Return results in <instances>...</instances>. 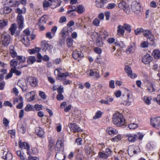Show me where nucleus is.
Masks as SVG:
<instances>
[{"label": "nucleus", "mask_w": 160, "mask_h": 160, "mask_svg": "<svg viewBox=\"0 0 160 160\" xmlns=\"http://www.w3.org/2000/svg\"><path fill=\"white\" fill-rule=\"evenodd\" d=\"M124 30H126L128 32L130 33L131 31V26L130 25L126 23H124L122 25Z\"/></svg>", "instance_id": "38"}, {"label": "nucleus", "mask_w": 160, "mask_h": 160, "mask_svg": "<svg viewBox=\"0 0 160 160\" xmlns=\"http://www.w3.org/2000/svg\"><path fill=\"white\" fill-rule=\"evenodd\" d=\"M72 57L75 59L79 61L80 59L83 57V55L81 51L75 50L73 52Z\"/></svg>", "instance_id": "9"}, {"label": "nucleus", "mask_w": 160, "mask_h": 160, "mask_svg": "<svg viewBox=\"0 0 160 160\" xmlns=\"http://www.w3.org/2000/svg\"><path fill=\"white\" fill-rule=\"evenodd\" d=\"M116 5L114 3H110L108 4L107 8L108 9H112L116 6Z\"/></svg>", "instance_id": "53"}, {"label": "nucleus", "mask_w": 160, "mask_h": 160, "mask_svg": "<svg viewBox=\"0 0 160 160\" xmlns=\"http://www.w3.org/2000/svg\"><path fill=\"white\" fill-rule=\"evenodd\" d=\"M136 48V47L135 43H133L128 46L127 49L126 50V52L128 54L130 53H133L135 51Z\"/></svg>", "instance_id": "14"}, {"label": "nucleus", "mask_w": 160, "mask_h": 160, "mask_svg": "<svg viewBox=\"0 0 160 160\" xmlns=\"http://www.w3.org/2000/svg\"><path fill=\"white\" fill-rule=\"evenodd\" d=\"M61 33L62 35V38L65 39L67 36L69 34L68 29L67 27H65L62 30Z\"/></svg>", "instance_id": "19"}, {"label": "nucleus", "mask_w": 160, "mask_h": 160, "mask_svg": "<svg viewBox=\"0 0 160 160\" xmlns=\"http://www.w3.org/2000/svg\"><path fill=\"white\" fill-rule=\"evenodd\" d=\"M36 61V57L33 56H30L28 57L27 62L29 64H32Z\"/></svg>", "instance_id": "26"}, {"label": "nucleus", "mask_w": 160, "mask_h": 160, "mask_svg": "<svg viewBox=\"0 0 160 160\" xmlns=\"http://www.w3.org/2000/svg\"><path fill=\"white\" fill-rule=\"evenodd\" d=\"M42 106L41 105L36 104L34 105V108L37 111H39L42 109Z\"/></svg>", "instance_id": "62"}, {"label": "nucleus", "mask_w": 160, "mask_h": 160, "mask_svg": "<svg viewBox=\"0 0 160 160\" xmlns=\"http://www.w3.org/2000/svg\"><path fill=\"white\" fill-rule=\"evenodd\" d=\"M58 76L59 77H66L69 76V74L67 72L61 73L60 72L58 73Z\"/></svg>", "instance_id": "56"}, {"label": "nucleus", "mask_w": 160, "mask_h": 160, "mask_svg": "<svg viewBox=\"0 0 160 160\" xmlns=\"http://www.w3.org/2000/svg\"><path fill=\"white\" fill-rule=\"evenodd\" d=\"M112 121L114 124L117 126L124 125L125 123V120L123 115L119 112H117L113 114Z\"/></svg>", "instance_id": "3"}, {"label": "nucleus", "mask_w": 160, "mask_h": 160, "mask_svg": "<svg viewBox=\"0 0 160 160\" xmlns=\"http://www.w3.org/2000/svg\"><path fill=\"white\" fill-rule=\"evenodd\" d=\"M17 127L19 130L21 131L23 133H24L25 132L26 129V128L25 126L20 123L18 124Z\"/></svg>", "instance_id": "32"}, {"label": "nucleus", "mask_w": 160, "mask_h": 160, "mask_svg": "<svg viewBox=\"0 0 160 160\" xmlns=\"http://www.w3.org/2000/svg\"><path fill=\"white\" fill-rule=\"evenodd\" d=\"M94 51L97 53L100 54L102 52V49L98 47H95L94 49Z\"/></svg>", "instance_id": "61"}, {"label": "nucleus", "mask_w": 160, "mask_h": 160, "mask_svg": "<svg viewBox=\"0 0 160 160\" xmlns=\"http://www.w3.org/2000/svg\"><path fill=\"white\" fill-rule=\"evenodd\" d=\"M33 108V107L30 104H28L26 107L25 110L27 111H29L32 110Z\"/></svg>", "instance_id": "59"}, {"label": "nucleus", "mask_w": 160, "mask_h": 160, "mask_svg": "<svg viewBox=\"0 0 160 160\" xmlns=\"http://www.w3.org/2000/svg\"><path fill=\"white\" fill-rule=\"evenodd\" d=\"M125 70L126 72L128 74V76L132 78H134L137 77V75L135 73H132V70L131 67L129 66H126L125 67Z\"/></svg>", "instance_id": "11"}, {"label": "nucleus", "mask_w": 160, "mask_h": 160, "mask_svg": "<svg viewBox=\"0 0 160 160\" xmlns=\"http://www.w3.org/2000/svg\"><path fill=\"white\" fill-rule=\"evenodd\" d=\"M1 39L2 44L7 46L10 42V36L6 33H4L2 35Z\"/></svg>", "instance_id": "5"}, {"label": "nucleus", "mask_w": 160, "mask_h": 160, "mask_svg": "<svg viewBox=\"0 0 160 160\" xmlns=\"http://www.w3.org/2000/svg\"><path fill=\"white\" fill-rule=\"evenodd\" d=\"M17 85L22 89L23 91L26 92L27 90L28 87L25 82L19 81L17 83Z\"/></svg>", "instance_id": "13"}, {"label": "nucleus", "mask_w": 160, "mask_h": 160, "mask_svg": "<svg viewBox=\"0 0 160 160\" xmlns=\"http://www.w3.org/2000/svg\"><path fill=\"white\" fill-rule=\"evenodd\" d=\"M85 151L88 155H89L92 152V149L90 147L86 146L85 148Z\"/></svg>", "instance_id": "48"}, {"label": "nucleus", "mask_w": 160, "mask_h": 160, "mask_svg": "<svg viewBox=\"0 0 160 160\" xmlns=\"http://www.w3.org/2000/svg\"><path fill=\"white\" fill-rule=\"evenodd\" d=\"M17 61H19V63L24 62L26 61V58L22 56H16Z\"/></svg>", "instance_id": "34"}, {"label": "nucleus", "mask_w": 160, "mask_h": 160, "mask_svg": "<svg viewBox=\"0 0 160 160\" xmlns=\"http://www.w3.org/2000/svg\"><path fill=\"white\" fill-rule=\"evenodd\" d=\"M29 160H39V158L36 157L29 156L28 158Z\"/></svg>", "instance_id": "64"}, {"label": "nucleus", "mask_w": 160, "mask_h": 160, "mask_svg": "<svg viewBox=\"0 0 160 160\" xmlns=\"http://www.w3.org/2000/svg\"><path fill=\"white\" fill-rule=\"evenodd\" d=\"M96 44L98 47H102L103 46L104 43L102 39L98 37L97 38Z\"/></svg>", "instance_id": "33"}, {"label": "nucleus", "mask_w": 160, "mask_h": 160, "mask_svg": "<svg viewBox=\"0 0 160 160\" xmlns=\"http://www.w3.org/2000/svg\"><path fill=\"white\" fill-rule=\"evenodd\" d=\"M121 139V136L120 134H118L115 137L111 139V140L114 142H118Z\"/></svg>", "instance_id": "47"}, {"label": "nucleus", "mask_w": 160, "mask_h": 160, "mask_svg": "<svg viewBox=\"0 0 160 160\" xmlns=\"http://www.w3.org/2000/svg\"><path fill=\"white\" fill-rule=\"evenodd\" d=\"M17 27L16 24H12L9 28V30L11 32V34L13 35L14 34L15 31L16 30Z\"/></svg>", "instance_id": "30"}, {"label": "nucleus", "mask_w": 160, "mask_h": 160, "mask_svg": "<svg viewBox=\"0 0 160 160\" xmlns=\"http://www.w3.org/2000/svg\"><path fill=\"white\" fill-rule=\"evenodd\" d=\"M106 2V0H96V5L98 8H101L104 6V4Z\"/></svg>", "instance_id": "22"}, {"label": "nucleus", "mask_w": 160, "mask_h": 160, "mask_svg": "<svg viewBox=\"0 0 160 160\" xmlns=\"http://www.w3.org/2000/svg\"><path fill=\"white\" fill-rule=\"evenodd\" d=\"M132 10L136 14H138L141 11V6L139 3L137 1H134L131 4Z\"/></svg>", "instance_id": "8"}, {"label": "nucleus", "mask_w": 160, "mask_h": 160, "mask_svg": "<svg viewBox=\"0 0 160 160\" xmlns=\"http://www.w3.org/2000/svg\"><path fill=\"white\" fill-rule=\"evenodd\" d=\"M51 5L50 3L47 0H44L43 2V7L44 8H48Z\"/></svg>", "instance_id": "50"}, {"label": "nucleus", "mask_w": 160, "mask_h": 160, "mask_svg": "<svg viewBox=\"0 0 160 160\" xmlns=\"http://www.w3.org/2000/svg\"><path fill=\"white\" fill-rule=\"evenodd\" d=\"M28 82L32 87H35L38 85L37 80L36 78L33 77H29L27 79Z\"/></svg>", "instance_id": "10"}, {"label": "nucleus", "mask_w": 160, "mask_h": 160, "mask_svg": "<svg viewBox=\"0 0 160 160\" xmlns=\"http://www.w3.org/2000/svg\"><path fill=\"white\" fill-rule=\"evenodd\" d=\"M133 96L132 92L127 88H124L121 99L126 106H130L133 99Z\"/></svg>", "instance_id": "2"}, {"label": "nucleus", "mask_w": 160, "mask_h": 160, "mask_svg": "<svg viewBox=\"0 0 160 160\" xmlns=\"http://www.w3.org/2000/svg\"><path fill=\"white\" fill-rule=\"evenodd\" d=\"M126 137L128 138V141L130 142H135L138 138L137 135L130 133L126 134Z\"/></svg>", "instance_id": "12"}, {"label": "nucleus", "mask_w": 160, "mask_h": 160, "mask_svg": "<svg viewBox=\"0 0 160 160\" xmlns=\"http://www.w3.org/2000/svg\"><path fill=\"white\" fill-rule=\"evenodd\" d=\"M63 141L62 140H58L56 143L55 150L57 152L55 155V158L57 160H64L66 156L63 151Z\"/></svg>", "instance_id": "1"}, {"label": "nucleus", "mask_w": 160, "mask_h": 160, "mask_svg": "<svg viewBox=\"0 0 160 160\" xmlns=\"http://www.w3.org/2000/svg\"><path fill=\"white\" fill-rule=\"evenodd\" d=\"M160 118L159 117L153 118L151 119V123L154 128H156V125L160 121Z\"/></svg>", "instance_id": "21"}, {"label": "nucleus", "mask_w": 160, "mask_h": 160, "mask_svg": "<svg viewBox=\"0 0 160 160\" xmlns=\"http://www.w3.org/2000/svg\"><path fill=\"white\" fill-rule=\"evenodd\" d=\"M87 74L88 77H93L94 78L97 79L100 78L101 77L99 71L98 70L90 69L89 71H87Z\"/></svg>", "instance_id": "7"}, {"label": "nucleus", "mask_w": 160, "mask_h": 160, "mask_svg": "<svg viewBox=\"0 0 160 160\" xmlns=\"http://www.w3.org/2000/svg\"><path fill=\"white\" fill-rule=\"evenodd\" d=\"M36 131L37 135L40 137H42L44 134L43 131L40 127L37 128Z\"/></svg>", "instance_id": "31"}, {"label": "nucleus", "mask_w": 160, "mask_h": 160, "mask_svg": "<svg viewBox=\"0 0 160 160\" xmlns=\"http://www.w3.org/2000/svg\"><path fill=\"white\" fill-rule=\"evenodd\" d=\"M144 30L142 28H138L134 30V33L136 35L140 34L142 32L143 33Z\"/></svg>", "instance_id": "44"}, {"label": "nucleus", "mask_w": 160, "mask_h": 160, "mask_svg": "<svg viewBox=\"0 0 160 160\" xmlns=\"http://www.w3.org/2000/svg\"><path fill=\"white\" fill-rule=\"evenodd\" d=\"M138 127V125L135 123H131L128 125V128L130 129H134Z\"/></svg>", "instance_id": "54"}, {"label": "nucleus", "mask_w": 160, "mask_h": 160, "mask_svg": "<svg viewBox=\"0 0 160 160\" xmlns=\"http://www.w3.org/2000/svg\"><path fill=\"white\" fill-rule=\"evenodd\" d=\"M117 30V34L118 35H121L123 36L124 34L125 31L122 26L118 25V26Z\"/></svg>", "instance_id": "20"}, {"label": "nucleus", "mask_w": 160, "mask_h": 160, "mask_svg": "<svg viewBox=\"0 0 160 160\" xmlns=\"http://www.w3.org/2000/svg\"><path fill=\"white\" fill-rule=\"evenodd\" d=\"M18 62L15 59H13L10 62V65L12 67V68H16Z\"/></svg>", "instance_id": "40"}, {"label": "nucleus", "mask_w": 160, "mask_h": 160, "mask_svg": "<svg viewBox=\"0 0 160 160\" xmlns=\"http://www.w3.org/2000/svg\"><path fill=\"white\" fill-rule=\"evenodd\" d=\"M108 33L106 31H104L101 33V36L102 38H106L108 36Z\"/></svg>", "instance_id": "52"}, {"label": "nucleus", "mask_w": 160, "mask_h": 160, "mask_svg": "<svg viewBox=\"0 0 160 160\" xmlns=\"http://www.w3.org/2000/svg\"><path fill=\"white\" fill-rule=\"evenodd\" d=\"M98 156L100 158L106 159L108 157V155L100 152L98 153Z\"/></svg>", "instance_id": "42"}, {"label": "nucleus", "mask_w": 160, "mask_h": 160, "mask_svg": "<svg viewBox=\"0 0 160 160\" xmlns=\"http://www.w3.org/2000/svg\"><path fill=\"white\" fill-rule=\"evenodd\" d=\"M67 46L69 47H71L73 43V40L71 38H69L66 40Z\"/></svg>", "instance_id": "41"}, {"label": "nucleus", "mask_w": 160, "mask_h": 160, "mask_svg": "<svg viewBox=\"0 0 160 160\" xmlns=\"http://www.w3.org/2000/svg\"><path fill=\"white\" fill-rule=\"evenodd\" d=\"M11 56L13 58L17 56V53L14 50V48L13 46H10L9 48Z\"/></svg>", "instance_id": "27"}, {"label": "nucleus", "mask_w": 160, "mask_h": 160, "mask_svg": "<svg viewBox=\"0 0 160 160\" xmlns=\"http://www.w3.org/2000/svg\"><path fill=\"white\" fill-rule=\"evenodd\" d=\"M107 131L110 135L112 134H116L118 133V131L114 128L112 127H109L108 128Z\"/></svg>", "instance_id": "28"}, {"label": "nucleus", "mask_w": 160, "mask_h": 160, "mask_svg": "<svg viewBox=\"0 0 160 160\" xmlns=\"http://www.w3.org/2000/svg\"><path fill=\"white\" fill-rule=\"evenodd\" d=\"M39 95L41 98L43 99H45L47 98V96L45 94L44 92L40 91L39 92Z\"/></svg>", "instance_id": "51"}, {"label": "nucleus", "mask_w": 160, "mask_h": 160, "mask_svg": "<svg viewBox=\"0 0 160 160\" xmlns=\"http://www.w3.org/2000/svg\"><path fill=\"white\" fill-rule=\"evenodd\" d=\"M2 157L6 160H11L12 158V155L10 152H7L5 156H3Z\"/></svg>", "instance_id": "39"}, {"label": "nucleus", "mask_w": 160, "mask_h": 160, "mask_svg": "<svg viewBox=\"0 0 160 160\" xmlns=\"http://www.w3.org/2000/svg\"><path fill=\"white\" fill-rule=\"evenodd\" d=\"M71 131L73 132H78L82 131V129L75 124H70L69 125Z\"/></svg>", "instance_id": "15"}, {"label": "nucleus", "mask_w": 160, "mask_h": 160, "mask_svg": "<svg viewBox=\"0 0 160 160\" xmlns=\"http://www.w3.org/2000/svg\"><path fill=\"white\" fill-rule=\"evenodd\" d=\"M40 49V48H35L28 50V52L30 54H32L39 52Z\"/></svg>", "instance_id": "35"}, {"label": "nucleus", "mask_w": 160, "mask_h": 160, "mask_svg": "<svg viewBox=\"0 0 160 160\" xmlns=\"http://www.w3.org/2000/svg\"><path fill=\"white\" fill-rule=\"evenodd\" d=\"M100 23V21L97 18L94 19L92 22L93 24L96 26H99Z\"/></svg>", "instance_id": "49"}, {"label": "nucleus", "mask_w": 160, "mask_h": 160, "mask_svg": "<svg viewBox=\"0 0 160 160\" xmlns=\"http://www.w3.org/2000/svg\"><path fill=\"white\" fill-rule=\"evenodd\" d=\"M16 12L18 14L17 17V20L18 25V28L20 29H22L23 26L24 19L21 13H23L22 11L19 8H17Z\"/></svg>", "instance_id": "4"}, {"label": "nucleus", "mask_w": 160, "mask_h": 160, "mask_svg": "<svg viewBox=\"0 0 160 160\" xmlns=\"http://www.w3.org/2000/svg\"><path fill=\"white\" fill-rule=\"evenodd\" d=\"M102 114V113L101 111H98L96 112L95 115L93 117V118L94 119H96L99 118L101 116Z\"/></svg>", "instance_id": "45"}, {"label": "nucleus", "mask_w": 160, "mask_h": 160, "mask_svg": "<svg viewBox=\"0 0 160 160\" xmlns=\"http://www.w3.org/2000/svg\"><path fill=\"white\" fill-rule=\"evenodd\" d=\"M35 93L34 91L29 92L27 95V100L29 101H31L35 99Z\"/></svg>", "instance_id": "23"}, {"label": "nucleus", "mask_w": 160, "mask_h": 160, "mask_svg": "<svg viewBox=\"0 0 160 160\" xmlns=\"http://www.w3.org/2000/svg\"><path fill=\"white\" fill-rule=\"evenodd\" d=\"M3 13L5 14H8L12 11V9L9 7H5L2 9Z\"/></svg>", "instance_id": "37"}, {"label": "nucleus", "mask_w": 160, "mask_h": 160, "mask_svg": "<svg viewBox=\"0 0 160 160\" xmlns=\"http://www.w3.org/2000/svg\"><path fill=\"white\" fill-rule=\"evenodd\" d=\"M42 47L43 50L46 51L48 50L50 52H52V45H49L47 42H44Z\"/></svg>", "instance_id": "17"}, {"label": "nucleus", "mask_w": 160, "mask_h": 160, "mask_svg": "<svg viewBox=\"0 0 160 160\" xmlns=\"http://www.w3.org/2000/svg\"><path fill=\"white\" fill-rule=\"evenodd\" d=\"M152 57L149 54H147L143 57L142 62L145 64H147L152 61Z\"/></svg>", "instance_id": "18"}, {"label": "nucleus", "mask_w": 160, "mask_h": 160, "mask_svg": "<svg viewBox=\"0 0 160 160\" xmlns=\"http://www.w3.org/2000/svg\"><path fill=\"white\" fill-rule=\"evenodd\" d=\"M143 36L147 38L148 39H149L152 42L154 41V36L152 33L151 30L148 29L144 30L143 32Z\"/></svg>", "instance_id": "6"}, {"label": "nucleus", "mask_w": 160, "mask_h": 160, "mask_svg": "<svg viewBox=\"0 0 160 160\" xmlns=\"http://www.w3.org/2000/svg\"><path fill=\"white\" fill-rule=\"evenodd\" d=\"M85 11L84 7L81 5H78L77 8V11L79 13H82Z\"/></svg>", "instance_id": "36"}, {"label": "nucleus", "mask_w": 160, "mask_h": 160, "mask_svg": "<svg viewBox=\"0 0 160 160\" xmlns=\"http://www.w3.org/2000/svg\"><path fill=\"white\" fill-rule=\"evenodd\" d=\"M139 149L138 146H130L128 148V153L129 155H132V152L134 154H136L137 153V151L135 149Z\"/></svg>", "instance_id": "16"}, {"label": "nucleus", "mask_w": 160, "mask_h": 160, "mask_svg": "<svg viewBox=\"0 0 160 160\" xmlns=\"http://www.w3.org/2000/svg\"><path fill=\"white\" fill-rule=\"evenodd\" d=\"M141 47L144 48H147L148 46V43L146 41L143 42L141 43Z\"/></svg>", "instance_id": "60"}, {"label": "nucleus", "mask_w": 160, "mask_h": 160, "mask_svg": "<svg viewBox=\"0 0 160 160\" xmlns=\"http://www.w3.org/2000/svg\"><path fill=\"white\" fill-rule=\"evenodd\" d=\"M8 21L7 19H2L0 20V29L4 28L8 24Z\"/></svg>", "instance_id": "24"}, {"label": "nucleus", "mask_w": 160, "mask_h": 160, "mask_svg": "<svg viewBox=\"0 0 160 160\" xmlns=\"http://www.w3.org/2000/svg\"><path fill=\"white\" fill-rule=\"evenodd\" d=\"M123 9L124 11L127 14L129 13L130 12V9L129 6L127 4Z\"/></svg>", "instance_id": "55"}, {"label": "nucleus", "mask_w": 160, "mask_h": 160, "mask_svg": "<svg viewBox=\"0 0 160 160\" xmlns=\"http://www.w3.org/2000/svg\"><path fill=\"white\" fill-rule=\"evenodd\" d=\"M30 32L29 31V30L28 29H26L24 30L23 32V35L24 36H28L30 35Z\"/></svg>", "instance_id": "63"}, {"label": "nucleus", "mask_w": 160, "mask_h": 160, "mask_svg": "<svg viewBox=\"0 0 160 160\" xmlns=\"http://www.w3.org/2000/svg\"><path fill=\"white\" fill-rule=\"evenodd\" d=\"M154 57L155 59L160 58V51L158 49L154 50L152 52Z\"/></svg>", "instance_id": "29"}, {"label": "nucleus", "mask_w": 160, "mask_h": 160, "mask_svg": "<svg viewBox=\"0 0 160 160\" xmlns=\"http://www.w3.org/2000/svg\"><path fill=\"white\" fill-rule=\"evenodd\" d=\"M37 57L38 58L37 60V62H42V59L43 57H42L40 53L38 52L37 55Z\"/></svg>", "instance_id": "58"}, {"label": "nucleus", "mask_w": 160, "mask_h": 160, "mask_svg": "<svg viewBox=\"0 0 160 160\" xmlns=\"http://www.w3.org/2000/svg\"><path fill=\"white\" fill-rule=\"evenodd\" d=\"M19 147L22 148L26 149L27 150L29 149L30 147L29 145L25 142H19Z\"/></svg>", "instance_id": "25"}, {"label": "nucleus", "mask_w": 160, "mask_h": 160, "mask_svg": "<svg viewBox=\"0 0 160 160\" xmlns=\"http://www.w3.org/2000/svg\"><path fill=\"white\" fill-rule=\"evenodd\" d=\"M12 71L17 76H20L22 73V72L18 70L16 68H12Z\"/></svg>", "instance_id": "43"}, {"label": "nucleus", "mask_w": 160, "mask_h": 160, "mask_svg": "<svg viewBox=\"0 0 160 160\" xmlns=\"http://www.w3.org/2000/svg\"><path fill=\"white\" fill-rule=\"evenodd\" d=\"M46 22V19L44 17V16L42 17L39 20L38 24H43L45 23Z\"/></svg>", "instance_id": "57"}, {"label": "nucleus", "mask_w": 160, "mask_h": 160, "mask_svg": "<svg viewBox=\"0 0 160 160\" xmlns=\"http://www.w3.org/2000/svg\"><path fill=\"white\" fill-rule=\"evenodd\" d=\"M126 5L125 2H122L118 4V7L121 9H123L126 6Z\"/></svg>", "instance_id": "46"}]
</instances>
